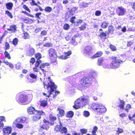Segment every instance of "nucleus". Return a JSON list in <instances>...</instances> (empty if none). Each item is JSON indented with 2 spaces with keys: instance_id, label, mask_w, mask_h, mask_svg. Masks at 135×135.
<instances>
[{
  "instance_id": "1",
  "label": "nucleus",
  "mask_w": 135,
  "mask_h": 135,
  "mask_svg": "<svg viewBox=\"0 0 135 135\" xmlns=\"http://www.w3.org/2000/svg\"><path fill=\"white\" fill-rule=\"evenodd\" d=\"M44 80L45 81L43 82L44 87L47 89L48 94L43 93V95L48 97H51L54 98L59 93L55 91L57 87L55 85L54 83L51 81L50 78L46 79V80L45 79Z\"/></svg>"
},
{
  "instance_id": "2",
  "label": "nucleus",
  "mask_w": 135,
  "mask_h": 135,
  "mask_svg": "<svg viewBox=\"0 0 135 135\" xmlns=\"http://www.w3.org/2000/svg\"><path fill=\"white\" fill-rule=\"evenodd\" d=\"M89 100V97H88L80 98L75 102L74 105L73 107L76 109L82 108L83 106L88 104Z\"/></svg>"
},
{
  "instance_id": "3",
  "label": "nucleus",
  "mask_w": 135,
  "mask_h": 135,
  "mask_svg": "<svg viewBox=\"0 0 135 135\" xmlns=\"http://www.w3.org/2000/svg\"><path fill=\"white\" fill-rule=\"evenodd\" d=\"M112 59L114 60L112 61L110 64L111 68L113 69H115L119 67L120 64L122 61L118 59L116 57L112 56Z\"/></svg>"
},
{
  "instance_id": "4",
  "label": "nucleus",
  "mask_w": 135,
  "mask_h": 135,
  "mask_svg": "<svg viewBox=\"0 0 135 135\" xmlns=\"http://www.w3.org/2000/svg\"><path fill=\"white\" fill-rule=\"evenodd\" d=\"M92 81L91 78L89 76L84 77L81 81V84L83 86L87 87L91 84Z\"/></svg>"
},
{
  "instance_id": "5",
  "label": "nucleus",
  "mask_w": 135,
  "mask_h": 135,
  "mask_svg": "<svg viewBox=\"0 0 135 135\" xmlns=\"http://www.w3.org/2000/svg\"><path fill=\"white\" fill-rule=\"evenodd\" d=\"M48 52L49 56L51 57V59H53L54 61H56L57 55L55 51L53 49H51L48 50Z\"/></svg>"
},
{
  "instance_id": "6",
  "label": "nucleus",
  "mask_w": 135,
  "mask_h": 135,
  "mask_svg": "<svg viewBox=\"0 0 135 135\" xmlns=\"http://www.w3.org/2000/svg\"><path fill=\"white\" fill-rule=\"evenodd\" d=\"M91 108L93 110H100L105 109L106 110V108L104 106L100 105V104L96 103H94L92 105Z\"/></svg>"
},
{
  "instance_id": "7",
  "label": "nucleus",
  "mask_w": 135,
  "mask_h": 135,
  "mask_svg": "<svg viewBox=\"0 0 135 135\" xmlns=\"http://www.w3.org/2000/svg\"><path fill=\"white\" fill-rule=\"evenodd\" d=\"M117 14L119 16L124 15L126 12V9L122 7H118L117 9Z\"/></svg>"
},
{
  "instance_id": "8",
  "label": "nucleus",
  "mask_w": 135,
  "mask_h": 135,
  "mask_svg": "<svg viewBox=\"0 0 135 135\" xmlns=\"http://www.w3.org/2000/svg\"><path fill=\"white\" fill-rule=\"evenodd\" d=\"M50 123L48 121H46L45 119L44 120V123L42 125H41V130L46 129L47 130L49 127Z\"/></svg>"
},
{
  "instance_id": "9",
  "label": "nucleus",
  "mask_w": 135,
  "mask_h": 135,
  "mask_svg": "<svg viewBox=\"0 0 135 135\" xmlns=\"http://www.w3.org/2000/svg\"><path fill=\"white\" fill-rule=\"evenodd\" d=\"M27 100V96L23 94H21L20 95L17 100L18 102L24 104Z\"/></svg>"
},
{
  "instance_id": "10",
  "label": "nucleus",
  "mask_w": 135,
  "mask_h": 135,
  "mask_svg": "<svg viewBox=\"0 0 135 135\" xmlns=\"http://www.w3.org/2000/svg\"><path fill=\"white\" fill-rule=\"evenodd\" d=\"M49 65V64L48 63H45L42 64H41L40 66V68L43 71V73L45 75L46 71H47L48 70V66Z\"/></svg>"
},
{
  "instance_id": "11",
  "label": "nucleus",
  "mask_w": 135,
  "mask_h": 135,
  "mask_svg": "<svg viewBox=\"0 0 135 135\" xmlns=\"http://www.w3.org/2000/svg\"><path fill=\"white\" fill-rule=\"evenodd\" d=\"M28 113L30 114H34L37 115V114H44V112L42 110H27Z\"/></svg>"
},
{
  "instance_id": "12",
  "label": "nucleus",
  "mask_w": 135,
  "mask_h": 135,
  "mask_svg": "<svg viewBox=\"0 0 135 135\" xmlns=\"http://www.w3.org/2000/svg\"><path fill=\"white\" fill-rule=\"evenodd\" d=\"M71 51H68L67 52H65L64 53V55H62L59 57V58L62 59H66L69 57V56L71 54Z\"/></svg>"
},
{
  "instance_id": "13",
  "label": "nucleus",
  "mask_w": 135,
  "mask_h": 135,
  "mask_svg": "<svg viewBox=\"0 0 135 135\" xmlns=\"http://www.w3.org/2000/svg\"><path fill=\"white\" fill-rule=\"evenodd\" d=\"M92 48L91 46H86L84 50V54L88 55H90L91 52Z\"/></svg>"
},
{
  "instance_id": "14",
  "label": "nucleus",
  "mask_w": 135,
  "mask_h": 135,
  "mask_svg": "<svg viewBox=\"0 0 135 135\" xmlns=\"http://www.w3.org/2000/svg\"><path fill=\"white\" fill-rule=\"evenodd\" d=\"M11 127H7L3 129V131L4 134L7 135L10 134L11 131Z\"/></svg>"
},
{
  "instance_id": "15",
  "label": "nucleus",
  "mask_w": 135,
  "mask_h": 135,
  "mask_svg": "<svg viewBox=\"0 0 135 135\" xmlns=\"http://www.w3.org/2000/svg\"><path fill=\"white\" fill-rule=\"evenodd\" d=\"M45 113L44 112V114H37V115H35L33 116L32 118V120L34 121H38L39 119H41L42 116L44 115Z\"/></svg>"
},
{
  "instance_id": "16",
  "label": "nucleus",
  "mask_w": 135,
  "mask_h": 135,
  "mask_svg": "<svg viewBox=\"0 0 135 135\" xmlns=\"http://www.w3.org/2000/svg\"><path fill=\"white\" fill-rule=\"evenodd\" d=\"M28 118L27 117H22L21 118H17L13 123H15V122H16V121H17L18 122H24Z\"/></svg>"
},
{
  "instance_id": "17",
  "label": "nucleus",
  "mask_w": 135,
  "mask_h": 135,
  "mask_svg": "<svg viewBox=\"0 0 135 135\" xmlns=\"http://www.w3.org/2000/svg\"><path fill=\"white\" fill-rule=\"evenodd\" d=\"M22 21L28 24H30L33 22V21L31 19H29L28 18H26L23 19Z\"/></svg>"
},
{
  "instance_id": "18",
  "label": "nucleus",
  "mask_w": 135,
  "mask_h": 135,
  "mask_svg": "<svg viewBox=\"0 0 135 135\" xmlns=\"http://www.w3.org/2000/svg\"><path fill=\"white\" fill-rule=\"evenodd\" d=\"M6 5L7 8L8 10H11L12 9V7L13 6V3L11 2H9L7 3Z\"/></svg>"
},
{
  "instance_id": "19",
  "label": "nucleus",
  "mask_w": 135,
  "mask_h": 135,
  "mask_svg": "<svg viewBox=\"0 0 135 135\" xmlns=\"http://www.w3.org/2000/svg\"><path fill=\"white\" fill-rule=\"evenodd\" d=\"M102 54L103 53L101 51H98L97 52L96 54L91 57V58H94L99 57L101 56L102 55Z\"/></svg>"
},
{
  "instance_id": "20",
  "label": "nucleus",
  "mask_w": 135,
  "mask_h": 135,
  "mask_svg": "<svg viewBox=\"0 0 135 135\" xmlns=\"http://www.w3.org/2000/svg\"><path fill=\"white\" fill-rule=\"evenodd\" d=\"M8 31H11L13 32H15L16 30V27L15 25H13L10 27L9 28H7Z\"/></svg>"
},
{
  "instance_id": "21",
  "label": "nucleus",
  "mask_w": 135,
  "mask_h": 135,
  "mask_svg": "<svg viewBox=\"0 0 135 135\" xmlns=\"http://www.w3.org/2000/svg\"><path fill=\"white\" fill-rule=\"evenodd\" d=\"M35 54L34 50L33 48H30L29 50L27 53V55L28 56H32Z\"/></svg>"
},
{
  "instance_id": "22",
  "label": "nucleus",
  "mask_w": 135,
  "mask_h": 135,
  "mask_svg": "<svg viewBox=\"0 0 135 135\" xmlns=\"http://www.w3.org/2000/svg\"><path fill=\"white\" fill-rule=\"evenodd\" d=\"M76 10V8H73L70 10H69L68 13H69L70 15L71 16L73 15L74 14Z\"/></svg>"
},
{
  "instance_id": "23",
  "label": "nucleus",
  "mask_w": 135,
  "mask_h": 135,
  "mask_svg": "<svg viewBox=\"0 0 135 135\" xmlns=\"http://www.w3.org/2000/svg\"><path fill=\"white\" fill-rule=\"evenodd\" d=\"M120 103L119 104V107L121 109H123L124 108V102L123 100H120Z\"/></svg>"
},
{
  "instance_id": "24",
  "label": "nucleus",
  "mask_w": 135,
  "mask_h": 135,
  "mask_svg": "<svg viewBox=\"0 0 135 135\" xmlns=\"http://www.w3.org/2000/svg\"><path fill=\"white\" fill-rule=\"evenodd\" d=\"M60 131L62 133H66L67 132V130L66 127H63L62 126H61V128Z\"/></svg>"
},
{
  "instance_id": "25",
  "label": "nucleus",
  "mask_w": 135,
  "mask_h": 135,
  "mask_svg": "<svg viewBox=\"0 0 135 135\" xmlns=\"http://www.w3.org/2000/svg\"><path fill=\"white\" fill-rule=\"evenodd\" d=\"M100 33L99 35V36L101 37V38L104 39H105L107 36L106 33L105 32H100Z\"/></svg>"
},
{
  "instance_id": "26",
  "label": "nucleus",
  "mask_w": 135,
  "mask_h": 135,
  "mask_svg": "<svg viewBox=\"0 0 135 135\" xmlns=\"http://www.w3.org/2000/svg\"><path fill=\"white\" fill-rule=\"evenodd\" d=\"M108 26L107 23L106 22H103L101 25V27L103 28H106Z\"/></svg>"
},
{
  "instance_id": "27",
  "label": "nucleus",
  "mask_w": 135,
  "mask_h": 135,
  "mask_svg": "<svg viewBox=\"0 0 135 135\" xmlns=\"http://www.w3.org/2000/svg\"><path fill=\"white\" fill-rule=\"evenodd\" d=\"M97 110V111H95V112L96 114H103V113H105L106 111V110H96V111Z\"/></svg>"
},
{
  "instance_id": "28",
  "label": "nucleus",
  "mask_w": 135,
  "mask_h": 135,
  "mask_svg": "<svg viewBox=\"0 0 135 135\" xmlns=\"http://www.w3.org/2000/svg\"><path fill=\"white\" fill-rule=\"evenodd\" d=\"M18 122L17 121L15 122V123H14L16 124V127L18 128L21 129L23 128V126L21 124L19 123H17V122Z\"/></svg>"
},
{
  "instance_id": "29",
  "label": "nucleus",
  "mask_w": 135,
  "mask_h": 135,
  "mask_svg": "<svg viewBox=\"0 0 135 135\" xmlns=\"http://www.w3.org/2000/svg\"><path fill=\"white\" fill-rule=\"evenodd\" d=\"M103 59L102 57H100L98 59V65L100 66L101 65L103 61Z\"/></svg>"
},
{
  "instance_id": "30",
  "label": "nucleus",
  "mask_w": 135,
  "mask_h": 135,
  "mask_svg": "<svg viewBox=\"0 0 135 135\" xmlns=\"http://www.w3.org/2000/svg\"><path fill=\"white\" fill-rule=\"evenodd\" d=\"M4 54L6 57L8 59H10L11 57L9 53L6 51L4 52Z\"/></svg>"
},
{
  "instance_id": "31",
  "label": "nucleus",
  "mask_w": 135,
  "mask_h": 135,
  "mask_svg": "<svg viewBox=\"0 0 135 135\" xmlns=\"http://www.w3.org/2000/svg\"><path fill=\"white\" fill-rule=\"evenodd\" d=\"M44 10L46 12H50L51 11L52 9L50 7L47 6L45 8Z\"/></svg>"
},
{
  "instance_id": "32",
  "label": "nucleus",
  "mask_w": 135,
  "mask_h": 135,
  "mask_svg": "<svg viewBox=\"0 0 135 135\" xmlns=\"http://www.w3.org/2000/svg\"><path fill=\"white\" fill-rule=\"evenodd\" d=\"M58 111L59 113L58 115L59 117H62L64 115V110H58Z\"/></svg>"
},
{
  "instance_id": "33",
  "label": "nucleus",
  "mask_w": 135,
  "mask_h": 135,
  "mask_svg": "<svg viewBox=\"0 0 135 135\" xmlns=\"http://www.w3.org/2000/svg\"><path fill=\"white\" fill-rule=\"evenodd\" d=\"M73 112L72 111H70L68 113L67 116L68 117H71L73 116Z\"/></svg>"
},
{
  "instance_id": "34",
  "label": "nucleus",
  "mask_w": 135,
  "mask_h": 135,
  "mask_svg": "<svg viewBox=\"0 0 135 135\" xmlns=\"http://www.w3.org/2000/svg\"><path fill=\"white\" fill-rule=\"evenodd\" d=\"M80 131L81 133V135H82L83 134H85L87 132V129H81L80 130Z\"/></svg>"
},
{
  "instance_id": "35",
  "label": "nucleus",
  "mask_w": 135,
  "mask_h": 135,
  "mask_svg": "<svg viewBox=\"0 0 135 135\" xmlns=\"http://www.w3.org/2000/svg\"><path fill=\"white\" fill-rule=\"evenodd\" d=\"M35 56L36 58L38 60H39L41 58V55L39 53H37L35 54Z\"/></svg>"
},
{
  "instance_id": "36",
  "label": "nucleus",
  "mask_w": 135,
  "mask_h": 135,
  "mask_svg": "<svg viewBox=\"0 0 135 135\" xmlns=\"http://www.w3.org/2000/svg\"><path fill=\"white\" fill-rule=\"evenodd\" d=\"M83 114L84 116L87 117L89 116L90 113L87 111H85L84 112Z\"/></svg>"
},
{
  "instance_id": "37",
  "label": "nucleus",
  "mask_w": 135,
  "mask_h": 135,
  "mask_svg": "<svg viewBox=\"0 0 135 135\" xmlns=\"http://www.w3.org/2000/svg\"><path fill=\"white\" fill-rule=\"evenodd\" d=\"M47 102L46 101H43L41 102V105L43 107H45L47 105Z\"/></svg>"
},
{
  "instance_id": "38",
  "label": "nucleus",
  "mask_w": 135,
  "mask_h": 135,
  "mask_svg": "<svg viewBox=\"0 0 135 135\" xmlns=\"http://www.w3.org/2000/svg\"><path fill=\"white\" fill-rule=\"evenodd\" d=\"M30 1H31V2L30 3V4L32 6L35 5L37 7L38 5L37 4V3L34 0H30Z\"/></svg>"
},
{
  "instance_id": "39",
  "label": "nucleus",
  "mask_w": 135,
  "mask_h": 135,
  "mask_svg": "<svg viewBox=\"0 0 135 135\" xmlns=\"http://www.w3.org/2000/svg\"><path fill=\"white\" fill-rule=\"evenodd\" d=\"M108 31L109 33H111L112 32H113L114 30V28L112 26H110L108 27Z\"/></svg>"
},
{
  "instance_id": "40",
  "label": "nucleus",
  "mask_w": 135,
  "mask_h": 135,
  "mask_svg": "<svg viewBox=\"0 0 135 135\" xmlns=\"http://www.w3.org/2000/svg\"><path fill=\"white\" fill-rule=\"evenodd\" d=\"M98 128L97 126H94L93 128L92 131V133L93 134L96 133V132L98 130Z\"/></svg>"
},
{
  "instance_id": "41",
  "label": "nucleus",
  "mask_w": 135,
  "mask_h": 135,
  "mask_svg": "<svg viewBox=\"0 0 135 135\" xmlns=\"http://www.w3.org/2000/svg\"><path fill=\"white\" fill-rule=\"evenodd\" d=\"M61 126L59 125L57 126L55 128V130L57 131H60L61 129Z\"/></svg>"
},
{
  "instance_id": "42",
  "label": "nucleus",
  "mask_w": 135,
  "mask_h": 135,
  "mask_svg": "<svg viewBox=\"0 0 135 135\" xmlns=\"http://www.w3.org/2000/svg\"><path fill=\"white\" fill-rule=\"evenodd\" d=\"M30 36L27 33L25 32L24 33V38L25 39H27L29 38Z\"/></svg>"
},
{
  "instance_id": "43",
  "label": "nucleus",
  "mask_w": 135,
  "mask_h": 135,
  "mask_svg": "<svg viewBox=\"0 0 135 135\" xmlns=\"http://www.w3.org/2000/svg\"><path fill=\"white\" fill-rule=\"evenodd\" d=\"M129 119L133 120L134 123L135 124V114H134L132 117L129 115Z\"/></svg>"
},
{
  "instance_id": "44",
  "label": "nucleus",
  "mask_w": 135,
  "mask_h": 135,
  "mask_svg": "<svg viewBox=\"0 0 135 135\" xmlns=\"http://www.w3.org/2000/svg\"><path fill=\"white\" fill-rule=\"evenodd\" d=\"M6 14L8 15L9 17L11 18H13V16H12L11 13L8 11H6Z\"/></svg>"
},
{
  "instance_id": "45",
  "label": "nucleus",
  "mask_w": 135,
  "mask_h": 135,
  "mask_svg": "<svg viewBox=\"0 0 135 135\" xmlns=\"http://www.w3.org/2000/svg\"><path fill=\"white\" fill-rule=\"evenodd\" d=\"M70 26L69 24L67 23L65 24L64 26V29L66 30H68Z\"/></svg>"
},
{
  "instance_id": "46",
  "label": "nucleus",
  "mask_w": 135,
  "mask_h": 135,
  "mask_svg": "<svg viewBox=\"0 0 135 135\" xmlns=\"http://www.w3.org/2000/svg\"><path fill=\"white\" fill-rule=\"evenodd\" d=\"M9 48V45L8 43L6 42L5 45V49L6 50H8Z\"/></svg>"
},
{
  "instance_id": "47",
  "label": "nucleus",
  "mask_w": 135,
  "mask_h": 135,
  "mask_svg": "<svg viewBox=\"0 0 135 135\" xmlns=\"http://www.w3.org/2000/svg\"><path fill=\"white\" fill-rule=\"evenodd\" d=\"M116 132L117 133V134H119V133H122L123 132V130L120 128H118Z\"/></svg>"
},
{
  "instance_id": "48",
  "label": "nucleus",
  "mask_w": 135,
  "mask_h": 135,
  "mask_svg": "<svg viewBox=\"0 0 135 135\" xmlns=\"http://www.w3.org/2000/svg\"><path fill=\"white\" fill-rule=\"evenodd\" d=\"M41 62V60H37L35 64V67L37 68L38 66L40 64Z\"/></svg>"
},
{
  "instance_id": "49",
  "label": "nucleus",
  "mask_w": 135,
  "mask_h": 135,
  "mask_svg": "<svg viewBox=\"0 0 135 135\" xmlns=\"http://www.w3.org/2000/svg\"><path fill=\"white\" fill-rule=\"evenodd\" d=\"M110 47L111 49L113 51H115L116 50V47L112 45H110Z\"/></svg>"
},
{
  "instance_id": "50",
  "label": "nucleus",
  "mask_w": 135,
  "mask_h": 135,
  "mask_svg": "<svg viewBox=\"0 0 135 135\" xmlns=\"http://www.w3.org/2000/svg\"><path fill=\"white\" fill-rule=\"evenodd\" d=\"M71 42L74 45H76L77 44V43L75 42V38L74 37H73L72 38Z\"/></svg>"
},
{
  "instance_id": "51",
  "label": "nucleus",
  "mask_w": 135,
  "mask_h": 135,
  "mask_svg": "<svg viewBox=\"0 0 135 135\" xmlns=\"http://www.w3.org/2000/svg\"><path fill=\"white\" fill-rule=\"evenodd\" d=\"M50 118L51 120H55L56 119V118L55 117H54L52 115H50Z\"/></svg>"
},
{
  "instance_id": "52",
  "label": "nucleus",
  "mask_w": 135,
  "mask_h": 135,
  "mask_svg": "<svg viewBox=\"0 0 135 135\" xmlns=\"http://www.w3.org/2000/svg\"><path fill=\"white\" fill-rule=\"evenodd\" d=\"M30 77L33 79H36L37 78V76L34 74L31 73L30 74Z\"/></svg>"
},
{
  "instance_id": "53",
  "label": "nucleus",
  "mask_w": 135,
  "mask_h": 135,
  "mask_svg": "<svg viewBox=\"0 0 135 135\" xmlns=\"http://www.w3.org/2000/svg\"><path fill=\"white\" fill-rule=\"evenodd\" d=\"M18 40L17 38H15L13 41V44L14 45H16L17 43Z\"/></svg>"
},
{
  "instance_id": "54",
  "label": "nucleus",
  "mask_w": 135,
  "mask_h": 135,
  "mask_svg": "<svg viewBox=\"0 0 135 135\" xmlns=\"http://www.w3.org/2000/svg\"><path fill=\"white\" fill-rule=\"evenodd\" d=\"M85 25H86L85 24H84L81 27H79L80 30H85L86 28Z\"/></svg>"
},
{
  "instance_id": "55",
  "label": "nucleus",
  "mask_w": 135,
  "mask_h": 135,
  "mask_svg": "<svg viewBox=\"0 0 135 135\" xmlns=\"http://www.w3.org/2000/svg\"><path fill=\"white\" fill-rule=\"evenodd\" d=\"M23 8L25 10L28 11V12H30V9H29L28 7L26 5H24L23 6Z\"/></svg>"
},
{
  "instance_id": "56",
  "label": "nucleus",
  "mask_w": 135,
  "mask_h": 135,
  "mask_svg": "<svg viewBox=\"0 0 135 135\" xmlns=\"http://www.w3.org/2000/svg\"><path fill=\"white\" fill-rule=\"evenodd\" d=\"M101 13L100 11H96L95 12V15L97 16H99L101 14Z\"/></svg>"
},
{
  "instance_id": "57",
  "label": "nucleus",
  "mask_w": 135,
  "mask_h": 135,
  "mask_svg": "<svg viewBox=\"0 0 135 135\" xmlns=\"http://www.w3.org/2000/svg\"><path fill=\"white\" fill-rule=\"evenodd\" d=\"M131 108V105L129 104L127 105L126 107L125 110H129Z\"/></svg>"
},
{
  "instance_id": "58",
  "label": "nucleus",
  "mask_w": 135,
  "mask_h": 135,
  "mask_svg": "<svg viewBox=\"0 0 135 135\" xmlns=\"http://www.w3.org/2000/svg\"><path fill=\"white\" fill-rule=\"evenodd\" d=\"M47 32L45 30L41 32V34L42 36L45 35L47 34Z\"/></svg>"
},
{
  "instance_id": "59",
  "label": "nucleus",
  "mask_w": 135,
  "mask_h": 135,
  "mask_svg": "<svg viewBox=\"0 0 135 135\" xmlns=\"http://www.w3.org/2000/svg\"><path fill=\"white\" fill-rule=\"evenodd\" d=\"M21 67V64L20 63H17L16 65V68L17 69H20Z\"/></svg>"
},
{
  "instance_id": "60",
  "label": "nucleus",
  "mask_w": 135,
  "mask_h": 135,
  "mask_svg": "<svg viewBox=\"0 0 135 135\" xmlns=\"http://www.w3.org/2000/svg\"><path fill=\"white\" fill-rule=\"evenodd\" d=\"M42 13H36V18L40 19V18L39 17V16Z\"/></svg>"
},
{
  "instance_id": "61",
  "label": "nucleus",
  "mask_w": 135,
  "mask_h": 135,
  "mask_svg": "<svg viewBox=\"0 0 135 135\" xmlns=\"http://www.w3.org/2000/svg\"><path fill=\"white\" fill-rule=\"evenodd\" d=\"M44 46L45 47H49L52 46V44L51 43H47Z\"/></svg>"
},
{
  "instance_id": "62",
  "label": "nucleus",
  "mask_w": 135,
  "mask_h": 135,
  "mask_svg": "<svg viewBox=\"0 0 135 135\" xmlns=\"http://www.w3.org/2000/svg\"><path fill=\"white\" fill-rule=\"evenodd\" d=\"M75 18H76L75 17H72L70 19V22H71L72 23H74L75 22V21H74V20Z\"/></svg>"
},
{
  "instance_id": "63",
  "label": "nucleus",
  "mask_w": 135,
  "mask_h": 135,
  "mask_svg": "<svg viewBox=\"0 0 135 135\" xmlns=\"http://www.w3.org/2000/svg\"><path fill=\"white\" fill-rule=\"evenodd\" d=\"M35 61V58H32L31 59L30 62H31L32 63H34Z\"/></svg>"
},
{
  "instance_id": "64",
  "label": "nucleus",
  "mask_w": 135,
  "mask_h": 135,
  "mask_svg": "<svg viewBox=\"0 0 135 135\" xmlns=\"http://www.w3.org/2000/svg\"><path fill=\"white\" fill-rule=\"evenodd\" d=\"M5 120V117L4 116H0V120L1 122L4 121Z\"/></svg>"
}]
</instances>
